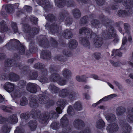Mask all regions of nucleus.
Wrapping results in <instances>:
<instances>
[{
	"instance_id": "nucleus-51",
	"label": "nucleus",
	"mask_w": 133,
	"mask_h": 133,
	"mask_svg": "<svg viewBox=\"0 0 133 133\" xmlns=\"http://www.w3.org/2000/svg\"><path fill=\"white\" fill-rule=\"evenodd\" d=\"M23 9L24 10H25L28 12H30L32 10V8L28 5H25L23 8Z\"/></svg>"
},
{
	"instance_id": "nucleus-23",
	"label": "nucleus",
	"mask_w": 133,
	"mask_h": 133,
	"mask_svg": "<svg viewBox=\"0 0 133 133\" xmlns=\"http://www.w3.org/2000/svg\"><path fill=\"white\" fill-rule=\"evenodd\" d=\"M105 123L102 119L98 120L96 122V127L98 128L101 129L103 128L105 126Z\"/></svg>"
},
{
	"instance_id": "nucleus-32",
	"label": "nucleus",
	"mask_w": 133,
	"mask_h": 133,
	"mask_svg": "<svg viewBox=\"0 0 133 133\" xmlns=\"http://www.w3.org/2000/svg\"><path fill=\"white\" fill-rule=\"evenodd\" d=\"M73 14L75 18H78L81 16V13L79 10L78 9H75L73 11Z\"/></svg>"
},
{
	"instance_id": "nucleus-9",
	"label": "nucleus",
	"mask_w": 133,
	"mask_h": 133,
	"mask_svg": "<svg viewBox=\"0 0 133 133\" xmlns=\"http://www.w3.org/2000/svg\"><path fill=\"white\" fill-rule=\"evenodd\" d=\"M37 86L35 84L29 83L27 85V89L28 91L31 93H35L37 91Z\"/></svg>"
},
{
	"instance_id": "nucleus-24",
	"label": "nucleus",
	"mask_w": 133,
	"mask_h": 133,
	"mask_svg": "<svg viewBox=\"0 0 133 133\" xmlns=\"http://www.w3.org/2000/svg\"><path fill=\"white\" fill-rule=\"evenodd\" d=\"M77 43L75 40H71L68 44V46L71 48L74 49L77 46Z\"/></svg>"
},
{
	"instance_id": "nucleus-63",
	"label": "nucleus",
	"mask_w": 133,
	"mask_h": 133,
	"mask_svg": "<svg viewBox=\"0 0 133 133\" xmlns=\"http://www.w3.org/2000/svg\"><path fill=\"white\" fill-rule=\"evenodd\" d=\"M56 110L59 114H61L62 112V110L59 107H58L56 108Z\"/></svg>"
},
{
	"instance_id": "nucleus-1",
	"label": "nucleus",
	"mask_w": 133,
	"mask_h": 133,
	"mask_svg": "<svg viewBox=\"0 0 133 133\" xmlns=\"http://www.w3.org/2000/svg\"><path fill=\"white\" fill-rule=\"evenodd\" d=\"M80 34H87V35L89 36H91L92 37H96V38L94 41L95 45L96 47L98 48L101 46L103 43L102 39L101 38H99L98 39V36H96L95 34H94L91 30L89 29L86 28H82L79 30Z\"/></svg>"
},
{
	"instance_id": "nucleus-12",
	"label": "nucleus",
	"mask_w": 133,
	"mask_h": 133,
	"mask_svg": "<svg viewBox=\"0 0 133 133\" xmlns=\"http://www.w3.org/2000/svg\"><path fill=\"white\" fill-rule=\"evenodd\" d=\"M41 57L42 58L49 59L51 57V53L48 51H43L41 52Z\"/></svg>"
},
{
	"instance_id": "nucleus-18",
	"label": "nucleus",
	"mask_w": 133,
	"mask_h": 133,
	"mask_svg": "<svg viewBox=\"0 0 133 133\" xmlns=\"http://www.w3.org/2000/svg\"><path fill=\"white\" fill-rule=\"evenodd\" d=\"M0 31L1 32H3L7 31L8 28L6 24V23L4 21L1 22L0 23Z\"/></svg>"
},
{
	"instance_id": "nucleus-64",
	"label": "nucleus",
	"mask_w": 133,
	"mask_h": 133,
	"mask_svg": "<svg viewBox=\"0 0 133 133\" xmlns=\"http://www.w3.org/2000/svg\"><path fill=\"white\" fill-rule=\"evenodd\" d=\"M51 28H52V29L54 30H57L58 29V27L57 26V25L56 24L52 25L51 26Z\"/></svg>"
},
{
	"instance_id": "nucleus-10",
	"label": "nucleus",
	"mask_w": 133,
	"mask_h": 133,
	"mask_svg": "<svg viewBox=\"0 0 133 133\" xmlns=\"http://www.w3.org/2000/svg\"><path fill=\"white\" fill-rule=\"evenodd\" d=\"M5 75V77H2L3 78L7 79L8 78L11 81H17L19 78L18 76L16 74L11 73L9 75V76L7 77V75L6 76Z\"/></svg>"
},
{
	"instance_id": "nucleus-41",
	"label": "nucleus",
	"mask_w": 133,
	"mask_h": 133,
	"mask_svg": "<svg viewBox=\"0 0 133 133\" xmlns=\"http://www.w3.org/2000/svg\"><path fill=\"white\" fill-rule=\"evenodd\" d=\"M12 26L14 33H16L18 32V30L17 27V24L15 23H12Z\"/></svg>"
},
{
	"instance_id": "nucleus-40",
	"label": "nucleus",
	"mask_w": 133,
	"mask_h": 133,
	"mask_svg": "<svg viewBox=\"0 0 133 133\" xmlns=\"http://www.w3.org/2000/svg\"><path fill=\"white\" fill-rule=\"evenodd\" d=\"M127 120L130 123L133 122V115L131 114H128L126 117Z\"/></svg>"
},
{
	"instance_id": "nucleus-21",
	"label": "nucleus",
	"mask_w": 133,
	"mask_h": 133,
	"mask_svg": "<svg viewBox=\"0 0 133 133\" xmlns=\"http://www.w3.org/2000/svg\"><path fill=\"white\" fill-rule=\"evenodd\" d=\"M11 96L13 98H19L21 95V93L16 89L11 92Z\"/></svg>"
},
{
	"instance_id": "nucleus-52",
	"label": "nucleus",
	"mask_w": 133,
	"mask_h": 133,
	"mask_svg": "<svg viewBox=\"0 0 133 133\" xmlns=\"http://www.w3.org/2000/svg\"><path fill=\"white\" fill-rule=\"evenodd\" d=\"M43 65L41 63H37L35 64L34 66V67L36 69H39V68H43Z\"/></svg>"
},
{
	"instance_id": "nucleus-49",
	"label": "nucleus",
	"mask_w": 133,
	"mask_h": 133,
	"mask_svg": "<svg viewBox=\"0 0 133 133\" xmlns=\"http://www.w3.org/2000/svg\"><path fill=\"white\" fill-rule=\"evenodd\" d=\"M36 1L38 4L42 5H44L46 3V0H36Z\"/></svg>"
},
{
	"instance_id": "nucleus-4",
	"label": "nucleus",
	"mask_w": 133,
	"mask_h": 133,
	"mask_svg": "<svg viewBox=\"0 0 133 133\" xmlns=\"http://www.w3.org/2000/svg\"><path fill=\"white\" fill-rule=\"evenodd\" d=\"M67 116L66 115H64L61 119L62 129L65 133L69 132L71 130L70 127L68 125V121L66 117Z\"/></svg>"
},
{
	"instance_id": "nucleus-57",
	"label": "nucleus",
	"mask_w": 133,
	"mask_h": 133,
	"mask_svg": "<svg viewBox=\"0 0 133 133\" xmlns=\"http://www.w3.org/2000/svg\"><path fill=\"white\" fill-rule=\"evenodd\" d=\"M37 77V73L36 72H34L32 73V75L31 77L32 79H35Z\"/></svg>"
},
{
	"instance_id": "nucleus-8",
	"label": "nucleus",
	"mask_w": 133,
	"mask_h": 133,
	"mask_svg": "<svg viewBox=\"0 0 133 133\" xmlns=\"http://www.w3.org/2000/svg\"><path fill=\"white\" fill-rule=\"evenodd\" d=\"M4 89L9 92H11L16 88V86L14 84L9 82H6L4 86Z\"/></svg>"
},
{
	"instance_id": "nucleus-48",
	"label": "nucleus",
	"mask_w": 133,
	"mask_h": 133,
	"mask_svg": "<svg viewBox=\"0 0 133 133\" xmlns=\"http://www.w3.org/2000/svg\"><path fill=\"white\" fill-rule=\"evenodd\" d=\"M73 109L72 107L71 106H69L67 110L68 113L70 115H72L73 114V112L72 111Z\"/></svg>"
},
{
	"instance_id": "nucleus-11",
	"label": "nucleus",
	"mask_w": 133,
	"mask_h": 133,
	"mask_svg": "<svg viewBox=\"0 0 133 133\" xmlns=\"http://www.w3.org/2000/svg\"><path fill=\"white\" fill-rule=\"evenodd\" d=\"M62 75L66 79L70 78L71 76L70 71L67 69H64L62 71Z\"/></svg>"
},
{
	"instance_id": "nucleus-28",
	"label": "nucleus",
	"mask_w": 133,
	"mask_h": 133,
	"mask_svg": "<svg viewBox=\"0 0 133 133\" xmlns=\"http://www.w3.org/2000/svg\"><path fill=\"white\" fill-rule=\"evenodd\" d=\"M123 132L122 133H130V132L131 129V127L129 125H126L122 127Z\"/></svg>"
},
{
	"instance_id": "nucleus-17",
	"label": "nucleus",
	"mask_w": 133,
	"mask_h": 133,
	"mask_svg": "<svg viewBox=\"0 0 133 133\" xmlns=\"http://www.w3.org/2000/svg\"><path fill=\"white\" fill-rule=\"evenodd\" d=\"M29 126L32 131L35 130L37 125V122L35 120L30 121L29 123Z\"/></svg>"
},
{
	"instance_id": "nucleus-5",
	"label": "nucleus",
	"mask_w": 133,
	"mask_h": 133,
	"mask_svg": "<svg viewBox=\"0 0 133 133\" xmlns=\"http://www.w3.org/2000/svg\"><path fill=\"white\" fill-rule=\"evenodd\" d=\"M132 2L131 1L129 3H128V4H124L125 5H126V6L128 8V9H129V10L127 9L128 11V12H125L124 11H123V10H120L118 11V15L120 16H123L124 15L127 16L129 15L130 13L132 12L131 8V7H132L133 4H132Z\"/></svg>"
},
{
	"instance_id": "nucleus-47",
	"label": "nucleus",
	"mask_w": 133,
	"mask_h": 133,
	"mask_svg": "<svg viewBox=\"0 0 133 133\" xmlns=\"http://www.w3.org/2000/svg\"><path fill=\"white\" fill-rule=\"evenodd\" d=\"M91 24L93 25L96 28L98 26V25L99 24L98 21L97 20L92 21L91 22Z\"/></svg>"
},
{
	"instance_id": "nucleus-33",
	"label": "nucleus",
	"mask_w": 133,
	"mask_h": 133,
	"mask_svg": "<svg viewBox=\"0 0 133 133\" xmlns=\"http://www.w3.org/2000/svg\"><path fill=\"white\" fill-rule=\"evenodd\" d=\"M66 102L64 99H62L59 100L57 102V105L61 107H63L65 105Z\"/></svg>"
},
{
	"instance_id": "nucleus-29",
	"label": "nucleus",
	"mask_w": 133,
	"mask_h": 133,
	"mask_svg": "<svg viewBox=\"0 0 133 133\" xmlns=\"http://www.w3.org/2000/svg\"><path fill=\"white\" fill-rule=\"evenodd\" d=\"M44 96H43L41 95L39 96V98L38 99V102L40 104H44L46 103V99H45Z\"/></svg>"
},
{
	"instance_id": "nucleus-20",
	"label": "nucleus",
	"mask_w": 133,
	"mask_h": 133,
	"mask_svg": "<svg viewBox=\"0 0 133 133\" xmlns=\"http://www.w3.org/2000/svg\"><path fill=\"white\" fill-rule=\"evenodd\" d=\"M74 124L76 127L78 128L83 127L84 125V123L82 120L77 119L74 121Z\"/></svg>"
},
{
	"instance_id": "nucleus-22",
	"label": "nucleus",
	"mask_w": 133,
	"mask_h": 133,
	"mask_svg": "<svg viewBox=\"0 0 133 133\" xmlns=\"http://www.w3.org/2000/svg\"><path fill=\"white\" fill-rule=\"evenodd\" d=\"M63 36L66 39H69L72 36L71 32L68 29L65 30L63 34Z\"/></svg>"
},
{
	"instance_id": "nucleus-14",
	"label": "nucleus",
	"mask_w": 133,
	"mask_h": 133,
	"mask_svg": "<svg viewBox=\"0 0 133 133\" xmlns=\"http://www.w3.org/2000/svg\"><path fill=\"white\" fill-rule=\"evenodd\" d=\"M8 121L12 124H15L17 121V116L16 115L10 116L8 117Z\"/></svg>"
},
{
	"instance_id": "nucleus-50",
	"label": "nucleus",
	"mask_w": 133,
	"mask_h": 133,
	"mask_svg": "<svg viewBox=\"0 0 133 133\" xmlns=\"http://www.w3.org/2000/svg\"><path fill=\"white\" fill-rule=\"evenodd\" d=\"M50 127L53 129L55 130L58 129L57 124L55 122H53L51 124Z\"/></svg>"
},
{
	"instance_id": "nucleus-59",
	"label": "nucleus",
	"mask_w": 133,
	"mask_h": 133,
	"mask_svg": "<svg viewBox=\"0 0 133 133\" xmlns=\"http://www.w3.org/2000/svg\"><path fill=\"white\" fill-rule=\"evenodd\" d=\"M65 22L66 25H69L72 23V20L71 19L68 18L66 20Z\"/></svg>"
},
{
	"instance_id": "nucleus-34",
	"label": "nucleus",
	"mask_w": 133,
	"mask_h": 133,
	"mask_svg": "<svg viewBox=\"0 0 133 133\" xmlns=\"http://www.w3.org/2000/svg\"><path fill=\"white\" fill-rule=\"evenodd\" d=\"M86 77L84 75H83L81 77L79 76H76V80L80 82H83L85 81L86 80Z\"/></svg>"
},
{
	"instance_id": "nucleus-36",
	"label": "nucleus",
	"mask_w": 133,
	"mask_h": 133,
	"mask_svg": "<svg viewBox=\"0 0 133 133\" xmlns=\"http://www.w3.org/2000/svg\"><path fill=\"white\" fill-rule=\"evenodd\" d=\"M39 111L38 110H32L31 111V114L34 116L33 118H36L37 116L39 114Z\"/></svg>"
},
{
	"instance_id": "nucleus-19",
	"label": "nucleus",
	"mask_w": 133,
	"mask_h": 133,
	"mask_svg": "<svg viewBox=\"0 0 133 133\" xmlns=\"http://www.w3.org/2000/svg\"><path fill=\"white\" fill-rule=\"evenodd\" d=\"M78 94L74 91L70 92L68 96V98L70 100H74L77 98Z\"/></svg>"
},
{
	"instance_id": "nucleus-37",
	"label": "nucleus",
	"mask_w": 133,
	"mask_h": 133,
	"mask_svg": "<svg viewBox=\"0 0 133 133\" xmlns=\"http://www.w3.org/2000/svg\"><path fill=\"white\" fill-rule=\"evenodd\" d=\"M30 106L32 107H36L38 106V104L37 103L35 99H33L30 103Z\"/></svg>"
},
{
	"instance_id": "nucleus-16",
	"label": "nucleus",
	"mask_w": 133,
	"mask_h": 133,
	"mask_svg": "<svg viewBox=\"0 0 133 133\" xmlns=\"http://www.w3.org/2000/svg\"><path fill=\"white\" fill-rule=\"evenodd\" d=\"M125 111V109L122 107L117 108L116 110V114L117 116L122 115Z\"/></svg>"
},
{
	"instance_id": "nucleus-42",
	"label": "nucleus",
	"mask_w": 133,
	"mask_h": 133,
	"mask_svg": "<svg viewBox=\"0 0 133 133\" xmlns=\"http://www.w3.org/2000/svg\"><path fill=\"white\" fill-rule=\"evenodd\" d=\"M30 29V28L29 25L27 24H25L23 25V30L25 32H29V30Z\"/></svg>"
},
{
	"instance_id": "nucleus-61",
	"label": "nucleus",
	"mask_w": 133,
	"mask_h": 133,
	"mask_svg": "<svg viewBox=\"0 0 133 133\" xmlns=\"http://www.w3.org/2000/svg\"><path fill=\"white\" fill-rule=\"evenodd\" d=\"M26 84L25 82L23 80H22L20 81L19 83V85H21L22 86V87L25 86Z\"/></svg>"
},
{
	"instance_id": "nucleus-30",
	"label": "nucleus",
	"mask_w": 133,
	"mask_h": 133,
	"mask_svg": "<svg viewBox=\"0 0 133 133\" xmlns=\"http://www.w3.org/2000/svg\"><path fill=\"white\" fill-rule=\"evenodd\" d=\"M10 128L7 125H5L3 126L2 129L0 130V133H6L9 131Z\"/></svg>"
},
{
	"instance_id": "nucleus-26",
	"label": "nucleus",
	"mask_w": 133,
	"mask_h": 133,
	"mask_svg": "<svg viewBox=\"0 0 133 133\" xmlns=\"http://www.w3.org/2000/svg\"><path fill=\"white\" fill-rule=\"evenodd\" d=\"M19 5V4L18 3L15 4L13 5L12 4H10L7 5L5 7L6 9H8V10L9 11V10L11 9H13L14 8H17Z\"/></svg>"
},
{
	"instance_id": "nucleus-39",
	"label": "nucleus",
	"mask_w": 133,
	"mask_h": 133,
	"mask_svg": "<svg viewBox=\"0 0 133 133\" xmlns=\"http://www.w3.org/2000/svg\"><path fill=\"white\" fill-rule=\"evenodd\" d=\"M49 88L52 92H54V93L57 92L58 90V88L54 85H50Z\"/></svg>"
},
{
	"instance_id": "nucleus-31",
	"label": "nucleus",
	"mask_w": 133,
	"mask_h": 133,
	"mask_svg": "<svg viewBox=\"0 0 133 133\" xmlns=\"http://www.w3.org/2000/svg\"><path fill=\"white\" fill-rule=\"evenodd\" d=\"M28 103L27 99L25 97H23L21 99L20 104L22 106H24Z\"/></svg>"
},
{
	"instance_id": "nucleus-62",
	"label": "nucleus",
	"mask_w": 133,
	"mask_h": 133,
	"mask_svg": "<svg viewBox=\"0 0 133 133\" xmlns=\"http://www.w3.org/2000/svg\"><path fill=\"white\" fill-rule=\"evenodd\" d=\"M111 63L114 66L117 67L119 65L120 63L118 62H115L114 61H112Z\"/></svg>"
},
{
	"instance_id": "nucleus-44",
	"label": "nucleus",
	"mask_w": 133,
	"mask_h": 133,
	"mask_svg": "<svg viewBox=\"0 0 133 133\" xmlns=\"http://www.w3.org/2000/svg\"><path fill=\"white\" fill-rule=\"evenodd\" d=\"M1 108L2 110L6 112H9L11 111V109L10 108L6 107L5 106H2L1 107Z\"/></svg>"
},
{
	"instance_id": "nucleus-53",
	"label": "nucleus",
	"mask_w": 133,
	"mask_h": 133,
	"mask_svg": "<svg viewBox=\"0 0 133 133\" xmlns=\"http://www.w3.org/2000/svg\"><path fill=\"white\" fill-rule=\"evenodd\" d=\"M30 19L31 21L34 24H36L38 21L37 18L34 16H31Z\"/></svg>"
},
{
	"instance_id": "nucleus-25",
	"label": "nucleus",
	"mask_w": 133,
	"mask_h": 133,
	"mask_svg": "<svg viewBox=\"0 0 133 133\" xmlns=\"http://www.w3.org/2000/svg\"><path fill=\"white\" fill-rule=\"evenodd\" d=\"M56 5L59 8H62L65 3L64 0H55Z\"/></svg>"
},
{
	"instance_id": "nucleus-54",
	"label": "nucleus",
	"mask_w": 133,
	"mask_h": 133,
	"mask_svg": "<svg viewBox=\"0 0 133 133\" xmlns=\"http://www.w3.org/2000/svg\"><path fill=\"white\" fill-rule=\"evenodd\" d=\"M65 14H64L61 13L60 14L59 18L60 21H63L64 18H65Z\"/></svg>"
},
{
	"instance_id": "nucleus-60",
	"label": "nucleus",
	"mask_w": 133,
	"mask_h": 133,
	"mask_svg": "<svg viewBox=\"0 0 133 133\" xmlns=\"http://www.w3.org/2000/svg\"><path fill=\"white\" fill-rule=\"evenodd\" d=\"M132 56L133 58H131L130 59V61L128 62V63L129 65L133 68V63L132 62H133V52L132 54Z\"/></svg>"
},
{
	"instance_id": "nucleus-38",
	"label": "nucleus",
	"mask_w": 133,
	"mask_h": 133,
	"mask_svg": "<svg viewBox=\"0 0 133 133\" xmlns=\"http://www.w3.org/2000/svg\"><path fill=\"white\" fill-rule=\"evenodd\" d=\"M112 56H113L114 54L117 56H122V53L119 51V50H114L112 52Z\"/></svg>"
},
{
	"instance_id": "nucleus-15",
	"label": "nucleus",
	"mask_w": 133,
	"mask_h": 133,
	"mask_svg": "<svg viewBox=\"0 0 133 133\" xmlns=\"http://www.w3.org/2000/svg\"><path fill=\"white\" fill-rule=\"evenodd\" d=\"M69 91L67 89H65L60 91L59 92V95L61 97H65L69 95Z\"/></svg>"
},
{
	"instance_id": "nucleus-27",
	"label": "nucleus",
	"mask_w": 133,
	"mask_h": 133,
	"mask_svg": "<svg viewBox=\"0 0 133 133\" xmlns=\"http://www.w3.org/2000/svg\"><path fill=\"white\" fill-rule=\"evenodd\" d=\"M74 107L77 110L80 111L82 109V104L79 102H76L74 104Z\"/></svg>"
},
{
	"instance_id": "nucleus-13",
	"label": "nucleus",
	"mask_w": 133,
	"mask_h": 133,
	"mask_svg": "<svg viewBox=\"0 0 133 133\" xmlns=\"http://www.w3.org/2000/svg\"><path fill=\"white\" fill-rule=\"evenodd\" d=\"M105 117L108 122H110L115 121L116 119L115 115L112 114H107Z\"/></svg>"
},
{
	"instance_id": "nucleus-2",
	"label": "nucleus",
	"mask_w": 133,
	"mask_h": 133,
	"mask_svg": "<svg viewBox=\"0 0 133 133\" xmlns=\"http://www.w3.org/2000/svg\"><path fill=\"white\" fill-rule=\"evenodd\" d=\"M59 115L58 114L54 111H50L49 115L48 113H46L44 115L40 116L39 118V121L41 123L44 124L47 122L48 119L55 118L58 117Z\"/></svg>"
},
{
	"instance_id": "nucleus-43",
	"label": "nucleus",
	"mask_w": 133,
	"mask_h": 133,
	"mask_svg": "<svg viewBox=\"0 0 133 133\" xmlns=\"http://www.w3.org/2000/svg\"><path fill=\"white\" fill-rule=\"evenodd\" d=\"M82 43L84 46H87L89 45V43L87 39H83L82 40Z\"/></svg>"
},
{
	"instance_id": "nucleus-3",
	"label": "nucleus",
	"mask_w": 133,
	"mask_h": 133,
	"mask_svg": "<svg viewBox=\"0 0 133 133\" xmlns=\"http://www.w3.org/2000/svg\"><path fill=\"white\" fill-rule=\"evenodd\" d=\"M50 79L51 81L56 82L60 85L62 86L65 85L67 83L66 80L61 77L58 74L54 73L50 76Z\"/></svg>"
},
{
	"instance_id": "nucleus-46",
	"label": "nucleus",
	"mask_w": 133,
	"mask_h": 133,
	"mask_svg": "<svg viewBox=\"0 0 133 133\" xmlns=\"http://www.w3.org/2000/svg\"><path fill=\"white\" fill-rule=\"evenodd\" d=\"M21 118L23 119H26L29 118V115L27 113L21 114L20 116Z\"/></svg>"
},
{
	"instance_id": "nucleus-55",
	"label": "nucleus",
	"mask_w": 133,
	"mask_h": 133,
	"mask_svg": "<svg viewBox=\"0 0 133 133\" xmlns=\"http://www.w3.org/2000/svg\"><path fill=\"white\" fill-rule=\"evenodd\" d=\"M93 55L94 57L96 59H99L101 57V54L98 52L95 53Z\"/></svg>"
},
{
	"instance_id": "nucleus-45",
	"label": "nucleus",
	"mask_w": 133,
	"mask_h": 133,
	"mask_svg": "<svg viewBox=\"0 0 133 133\" xmlns=\"http://www.w3.org/2000/svg\"><path fill=\"white\" fill-rule=\"evenodd\" d=\"M110 98L109 97V96H106L104 98H103L101 99L97 103H96L95 104L96 105H97V104H99L101 102V101H107L110 99Z\"/></svg>"
},
{
	"instance_id": "nucleus-6",
	"label": "nucleus",
	"mask_w": 133,
	"mask_h": 133,
	"mask_svg": "<svg viewBox=\"0 0 133 133\" xmlns=\"http://www.w3.org/2000/svg\"><path fill=\"white\" fill-rule=\"evenodd\" d=\"M107 37L109 39L115 38V39L114 40L115 43H117L119 41L117 37L115 31H114V28L110 26L109 28L107 35Z\"/></svg>"
},
{
	"instance_id": "nucleus-7",
	"label": "nucleus",
	"mask_w": 133,
	"mask_h": 133,
	"mask_svg": "<svg viewBox=\"0 0 133 133\" xmlns=\"http://www.w3.org/2000/svg\"><path fill=\"white\" fill-rule=\"evenodd\" d=\"M118 129V125L114 123L109 124L106 128V130L109 132H117Z\"/></svg>"
},
{
	"instance_id": "nucleus-35",
	"label": "nucleus",
	"mask_w": 133,
	"mask_h": 133,
	"mask_svg": "<svg viewBox=\"0 0 133 133\" xmlns=\"http://www.w3.org/2000/svg\"><path fill=\"white\" fill-rule=\"evenodd\" d=\"M12 61L11 59H8L7 60L6 62L5 63V66L6 69H8L9 67L12 66L13 65V63H12Z\"/></svg>"
},
{
	"instance_id": "nucleus-58",
	"label": "nucleus",
	"mask_w": 133,
	"mask_h": 133,
	"mask_svg": "<svg viewBox=\"0 0 133 133\" xmlns=\"http://www.w3.org/2000/svg\"><path fill=\"white\" fill-rule=\"evenodd\" d=\"M25 48L23 46L21 47L19 50V52L21 54H23L24 53Z\"/></svg>"
},
{
	"instance_id": "nucleus-56",
	"label": "nucleus",
	"mask_w": 133,
	"mask_h": 133,
	"mask_svg": "<svg viewBox=\"0 0 133 133\" xmlns=\"http://www.w3.org/2000/svg\"><path fill=\"white\" fill-rule=\"evenodd\" d=\"M54 16L53 15L51 14H49L46 17V19H48L49 20L51 21L54 18Z\"/></svg>"
}]
</instances>
